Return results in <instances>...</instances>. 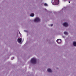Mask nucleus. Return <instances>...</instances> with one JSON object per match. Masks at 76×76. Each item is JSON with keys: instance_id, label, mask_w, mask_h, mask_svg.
I'll use <instances>...</instances> for the list:
<instances>
[{"instance_id": "nucleus-1", "label": "nucleus", "mask_w": 76, "mask_h": 76, "mask_svg": "<svg viewBox=\"0 0 76 76\" xmlns=\"http://www.w3.org/2000/svg\"><path fill=\"white\" fill-rule=\"evenodd\" d=\"M31 63H33V64H35L37 62V59L35 58H31Z\"/></svg>"}, {"instance_id": "nucleus-2", "label": "nucleus", "mask_w": 76, "mask_h": 76, "mask_svg": "<svg viewBox=\"0 0 76 76\" xmlns=\"http://www.w3.org/2000/svg\"><path fill=\"white\" fill-rule=\"evenodd\" d=\"M54 1V3H56V4H59V0H52V3L53 1Z\"/></svg>"}, {"instance_id": "nucleus-3", "label": "nucleus", "mask_w": 76, "mask_h": 76, "mask_svg": "<svg viewBox=\"0 0 76 76\" xmlns=\"http://www.w3.org/2000/svg\"><path fill=\"white\" fill-rule=\"evenodd\" d=\"M34 22H39L40 21V19L39 18L37 17L34 19Z\"/></svg>"}, {"instance_id": "nucleus-4", "label": "nucleus", "mask_w": 76, "mask_h": 76, "mask_svg": "<svg viewBox=\"0 0 76 76\" xmlns=\"http://www.w3.org/2000/svg\"><path fill=\"white\" fill-rule=\"evenodd\" d=\"M56 42L58 44H60L61 42V40L60 39H58L56 40Z\"/></svg>"}, {"instance_id": "nucleus-5", "label": "nucleus", "mask_w": 76, "mask_h": 76, "mask_svg": "<svg viewBox=\"0 0 76 76\" xmlns=\"http://www.w3.org/2000/svg\"><path fill=\"white\" fill-rule=\"evenodd\" d=\"M63 25L64 26H68V24H67V23L65 22L63 24Z\"/></svg>"}, {"instance_id": "nucleus-6", "label": "nucleus", "mask_w": 76, "mask_h": 76, "mask_svg": "<svg viewBox=\"0 0 76 76\" xmlns=\"http://www.w3.org/2000/svg\"><path fill=\"white\" fill-rule=\"evenodd\" d=\"M21 41H22V38H18V42H19V43L21 42Z\"/></svg>"}, {"instance_id": "nucleus-7", "label": "nucleus", "mask_w": 76, "mask_h": 76, "mask_svg": "<svg viewBox=\"0 0 76 76\" xmlns=\"http://www.w3.org/2000/svg\"><path fill=\"white\" fill-rule=\"evenodd\" d=\"M48 72H51L52 71H51V69H48Z\"/></svg>"}, {"instance_id": "nucleus-8", "label": "nucleus", "mask_w": 76, "mask_h": 76, "mask_svg": "<svg viewBox=\"0 0 76 76\" xmlns=\"http://www.w3.org/2000/svg\"><path fill=\"white\" fill-rule=\"evenodd\" d=\"M34 14L32 13L30 15V16H31V17H34Z\"/></svg>"}, {"instance_id": "nucleus-9", "label": "nucleus", "mask_w": 76, "mask_h": 76, "mask_svg": "<svg viewBox=\"0 0 76 76\" xmlns=\"http://www.w3.org/2000/svg\"><path fill=\"white\" fill-rule=\"evenodd\" d=\"M73 45L74 46H76V42H74L73 43Z\"/></svg>"}, {"instance_id": "nucleus-10", "label": "nucleus", "mask_w": 76, "mask_h": 76, "mask_svg": "<svg viewBox=\"0 0 76 76\" xmlns=\"http://www.w3.org/2000/svg\"><path fill=\"white\" fill-rule=\"evenodd\" d=\"M64 34H65V35H67V34H68V33L65 31L64 32Z\"/></svg>"}, {"instance_id": "nucleus-11", "label": "nucleus", "mask_w": 76, "mask_h": 76, "mask_svg": "<svg viewBox=\"0 0 76 76\" xmlns=\"http://www.w3.org/2000/svg\"><path fill=\"white\" fill-rule=\"evenodd\" d=\"M44 6H47V4L46 3H45L44 4Z\"/></svg>"}, {"instance_id": "nucleus-12", "label": "nucleus", "mask_w": 76, "mask_h": 76, "mask_svg": "<svg viewBox=\"0 0 76 76\" xmlns=\"http://www.w3.org/2000/svg\"><path fill=\"white\" fill-rule=\"evenodd\" d=\"M14 58V57H12L11 58V60H13V59Z\"/></svg>"}, {"instance_id": "nucleus-13", "label": "nucleus", "mask_w": 76, "mask_h": 76, "mask_svg": "<svg viewBox=\"0 0 76 76\" xmlns=\"http://www.w3.org/2000/svg\"><path fill=\"white\" fill-rule=\"evenodd\" d=\"M51 26H53V24H51L50 25Z\"/></svg>"}, {"instance_id": "nucleus-14", "label": "nucleus", "mask_w": 76, "mask_h": 76, "mask_svg": "<svg viewBox=\"0 0 76 76\" xmlns=\"http://www.w3.org/2000/svg\"><path fill=\"white\" fill-rule=\"evenodd\" d=\"M69 2L70 3V1H69Z\"/></svg>"}]
</instances>
